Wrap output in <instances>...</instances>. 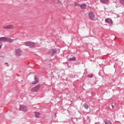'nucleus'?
Here are the masks:
<instances>
[{
	"label": "nucleus",
	"mask_w": 124,
	"mask_h": 124,
	"mask_svg": "<svg viewBox=\"0 0 124 124\" xmlns=\"http://www.w3.org/2000/svg\"><path fill=\"white\" fill-rule=\"evenodd\" d=\"M14 41V40L8 38L7 37H2L0 38V44H2L1 42H9V43H11Z\"/></svg>",
	"instance_id": "obj_1"
},
{
	"label": "nucleus",
	"mask_w": 124,
	"mask_h": 124,
	"mask_svg": "<svg viewBox=\"0 0 124 124\" xmlns=\"http://www.w3.org/2000/svg\"><path fill=\"white\" fill-rule=\"evenodd\" d=\"M25 46H28L30 48H33L35 46V43L32 42L27 41L25 42Z\"/></svg>",
	"instance_id": "obj_2"
},
{
	"label": "nucleus",
	"mask_w": 124,
	"mask_h": 124,
	"mask_svg": "<svg viewBox=\"0 0 124 124\" xmlns=\"http://www.w3.org/2000/svg\"><path fill=\"white\" fill-rule=\"evenodd\" d=\"M88 16L90 20H94L95 17L94 16V13L93 12H90L88 13Z\"/></svg>",
	"instance_id": "obj_3"
},
{
	"label": "nucleus",
	"mask_w": 124,
	"mask_h": 124,
	"mask_svg": "<svg viewBox=\"0 0 124 124\" xmlns=\"http://www.w3.org/2000/svg\"><path fill=\"white\" fill-rule=\"evenodd\" d=\"M22 53V49L20 48H17L16 50V55L17 57H20V56H21Z\"/></svg>",
	"instance_id": "obj_4"
},
{
	"label": "nucleus",
	"mask_w": 124,
	"mask_h": 124,
	"mask_svg": "<svg viewBox=\"0 0 124 124\" xmlns=\"http://www.w3.org/2000/svg\"><path fill=\"white\" fill-rule=\"evenodd\" d=\"M41 85L39 84L38 85H37L36 86L32 88L31 89V91L32 92H38V91H39V89H40V87H41Z\"/></svg>",
	"instance_id": "obj_5"
},
{
	"label": "nucleus",
	"mask_w": 124,
	"mask_h": 124,
	"mask_svg": "<svg viewBox=\"0 0 124 124\" xmlns=\"http://www.w3.org/2000/svg\"><path fill=\"white\" fill-rule=\"evenodd\" d=\"M19 109L20 111H24L26 112V111H28V107L25 105H21L20 106Z\"/></svg>",
	"instance_id": "obj_6"
},
{
	"label": "nucleus",
	"mask_w": 124,
	"mask_h": 124,
	"mask_svg": "<svg viewBox=\"0 0 124 124\" xmlns=\"http://www.w3.org/2000/svg\"><path fill=\"white\" fill-rule=\"evenodd\" d=\"M57 51L56 48L51 49L49 51V54L51 56H54L57 53Z\"/></svg>",
	"instance_id": "obj_7"
},
{
	"label": "nucleus",
	"mask_w": 124,
	"mask_h": 124,
	"mask_svg": "<svg viewBox=\"0 0 124 124\" xmlns=\"http://www.w3.org/2000/svg\"><path fill=\"white\" fill-rule=\"evenodd\" d=\"M105 22L106 23H108V24L110 26H112V25H113V20H112V19L110 18H106L105 19Z\"/></svg>",
	"instance_id": "obj_8"
},
{
	"label": "nucleus",
	"mask_w": 124,
	"mask_h": 124,
	"mask_svg": "<svg viewBox=\"0 0 124 124\" xmlns=\"http://www.w3.org/2000/svg\"><path fill=\"white\" fill-rule=\"evenodd\" d=\"M34 80L35 81H34L32 83L33 85H34L35 84H37V83H38V82L39 81V80H38V78H37V76H34Z\"/></svg>",
	"instance_id": "obj_9"
},
{
	"label": "nucleus",
	"mask_w": 124,
	"mask_h": 124,
	"mask_svg": "<svg viewBox=\"0 0 124 124\" xmlns=\"http://www.w3.org/2000/svg\"><path fill=\"white\" fill-rule=\"evenodd\" d=\"M14 28V26L12 25H10L3 27V29H13Z\"/></svg>",
	"instance_id": "obj_10"
},
{
	"label": "nucleus",
	"mask_w": 124,
	"mask_h": 124,
	"mask_svg": "<svg viewBox=\"0 0 124 124\" xmlns=\"http://www.w3.org/2000/svg\"><path fill=\"white\" fill-rule=\"evenodd\" d=\"M79 7L81 9H86V7H87V5L85 3H83L79 5Z\"/></svg>",
	"instance_id": "obj_11"
},
{
	"label": "nucleus",
	"mask_w": 124,
	"mask_h": 124,
	"mask_svg": "<svg viewBox=\"0 0 124 124\" xmlns=\"http://www.w3.org/2000/svg\"><path fill=\"white\" fill-rule=\"evenodd\" d=\"M68 61L69 62H76V57H73L72 58H69L68 59Z\"/></svg>",
	"instance_id": "obj_12"
},
{
	"label": "nucleus",
	"mask_w": 124,
	"mask_h": 124,
	"mask_svg": "<svg viewBox=\"0 0 124 124\" xmlns=\"http://www.w3.org/2000/svg\"><path fill=\"white\" fill-rule=\"evenodd\" d=\"M105 124H112V122L110 120H104Z\"/></svg>",
	"instance_id": "obj_13"
},
{
	"label": "nucleus",
	"mask_w": 124,
	"mask_h": 124,
	"mask_svg": "<svg viewBox=\"0 0 124 124\" xmlns=\"http://www.w3.org/2000/svg\"><path fill=\"white\" fill-rule=\"evenodd\" d=\"M109 0H100V2L102 3H107Z\"/></svg>",
	"instance_id": "obj_14"
},
{
	"label": "nucleus",
	"mask_w": 124,
	"mask_h": 124,
	"mask_svg": "<svg viewBox=\"0 0 124 124\" xmlns=\"http://www.w3.org/2000/svg\"><path fill=\"white\" fill-rule=\"evenodd\" d=\"M83 106L85 109H89V105L88 104L85 103L83 104Z\"/></svg>",
	"instance_id": "obj_15"
},
{
	"label": "nucleus",
	"mask_w": 124,
	"mask_h": 124,
	"mask_svg": "<svg viewBox=\"0 0 124 124\" xmlns=\"http://www.w3.org/2000/svg\"><path fill=\"white\" fill-rule=\"evenodd\" d=\"M35 114L36 118H39V115H40V113L35 112Z\"/></svg>",
	"instance_id": "obj_16"
},
{
	"label": "nucleus",
	"mask_w": 124,
	"mask_h": 124,
	"mask_svg": "<svg viewBox=\"0 0 124 124\" xmlns=\"http://www.w3.org/2000/svg\"><path fill=\"white\" fill-rule=\"evenodd\" d=\"M88 77L89 78H93V74L89 75L88 76Z\"/></svg>",
	"instance_id": "obj_17"
},
{
	"label": "nucleus",
	"mask_w": 124,
	"mask_h": 124,
	"mask_svg": "<svg viewBox=\"0 0 124 124\" xmlns=\"http://www.w3.org/2000/svg\"><path fill=\"white\" fill-rule=\"evenodd\" d=\"M5 64L7 66H9V65L8 64V63L7 62H5Z\"/></svg>",
	"instance_id": "obj_18"
},
{
	"label": "nucleus",
	"mask_w": 124,
	"mask_h": 124,
	"mask_svg": "<svg viewBox=\"0 0 124 124\" xmlns=\"http://www.w3.org/2000/svg\"><path fill=\"white\" fill-rule=\"evenodd\" d=\"M57 3H58V4H59L60 3H62V2L60 1H58L57 2Z\"/></svg>",
	"instance_id": "obj_19"
},
{
	"label": "nucleus",
	"mask_w": 124,
	"mask_h": 124,
	"mask_svg": "<svg viewBox=\"0 0 124 124\" xmlns=\"http://www.w3.org/2000/svg\"><path fill=\"white\" fill-rule=\"evenodd\" d=\"M111 107H112V109H114V108H115V107L113 105H111Z\"/></svg>",
	"instance_id": "obj_20"
},
{
	"label": "nucleus",
	"mask_w": 124,
	"mask_h": 124,
	"mask_svg": "<svg viewBox=\"0 0 124 124\" xmlns=\"http://www.w3.org/2000/svg\"><path fill=\"white\" fill-rule=\"evenodd\" d=\"M2 46V44H0V49L1 48V46Z\"/></svg>",
	"instance_id": "obj_21"
}]
</instances>
